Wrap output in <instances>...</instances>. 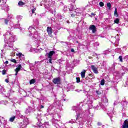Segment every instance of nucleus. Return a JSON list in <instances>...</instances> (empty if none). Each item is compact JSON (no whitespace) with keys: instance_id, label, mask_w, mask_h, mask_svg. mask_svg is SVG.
<instances>
[{"instance_id":"de8ad7c7","label":"nucleus","mask_w":128,"mask_h":128,"mask_svg":"<svg viewBox=\"0 0 128 128\" xmlns=\"http://www.w3.org/2000/svg\"><path fill=\"white\" fill-rule=\"evenodd\" d=\"M118 60H119L120 62H123L122 56H119Z\"/></svg>"},{"instance_id":"6e6552de","label":"nucleus","mask_w":128,"mask_h":128,"mask_svg":"<svg viewBox=\"0 0 128 128\" xmlns=\"http://www.w3.org/2000/svg\"><path fill=\"white\" fill-rule=\"evenodd\" d=\"M8 30H10V32H12V30H14V28H18L19 30H21V32H22V27L20 26V24H14V23L12 22H10L9 24V26H8Z\"/></svg>"},{"instance_id":"0e129e2a","label":"nucleus","mask_w":128,"mask_h":128,"mask_svg":"<svg viewBox=\"0 0 128 128\" xmlns=\"http://www.w3.org/2000/svg\"><path fill=\"white\" fill-rule=\"evenodd\" d=\"M96 92L97 94H102V92H100V90H96Z\"/></svg>"},{"instance_id":"37998d69","label":"nucleus","mask_w":128,"mask_h":128,"mask_svg":"<svg viewBox=\"0 0 128 128\" xmlns=\"http://www.w3.org/2000/svg\"><path fill=\"white\" fill-rule=\"evenodd\" d=\"M34 22L35 24H36V26H38V24H40V22H38V19H36V21H34Z\"/></svg>"},{"instance_id":"7ed1b4c3","label":"nucleus","mask_w":128,"mask_h":128,"mask_svg":"<svg viewBox=\"0 0 128 128\" xmlns=\"http://www.w3.org/2000/svg\"><path fill=\"white\" fill-rule=\"evenodd\" d=\"M37 117L36 118L38 120V122L36 124V125L38 126V128H48V122H45L44 124H42V122H40V120H42V112L37 110Z\"/></svg>"},{"instance_id":"e433bc0d","label":"nucleus","mask_w":128,"mask_h":128,"mask_svg":"<svg viewBox=\"0 0 128 128\" xmlns=\"http://www.w3.org/2000/svg\"><path fill=\"white\" fill-rule=\"evenodd\" d=\"M82 46H84V44H82L80 43H78L77 48H78V50H80V48H82Z\"/></svg>"},{"instance_id":"f03ea898","label":"nucleus","mask_w":128,"mask_h":128,"mask_svg":"<svg viewBox=\"0 0 128 128\" xmlns=\"http://www.w3.org/2000/svg\"><path fill=\"white\" fill-rule=\"evenodd\" d=\"M73 110H75L76 114V120H72L69 122H67V124H74V122H76V124H78L80 127L78 128H82V126H84V122L82 118H80V114H82V110L80 108V107L78 106H73L72 108Z\"/></svg>"},{"instance_id":"39448f33","label":"nucleus","mask_w":128,"mask_h":128,"mask_svg":"<svg viewBox=\"0 0 128 128\" xmlns=\"http://www.w3.org/2000/svg\"><path fill=\"white\" fill-rule=\"evenodd\" d=\"M4 42H6V40L8 41V40L10 42H14L16 40V37L14 33L10 32L9 31H7L4 35Z\"/></svg>"},{"instance_id":"393cba45","label":"nucleus","mask_w":128,"mask_h":128,"mask_svg":"<svg viewBox=\"0 0 128 128\" xmlns=\"http://www.w3.org/2000/svg\"><path fill=\"white\" fill-rule=\"evenodd\" d=\"M11 102H12V104H14V106L16 104H18V100L16 98H14L11 100Z\"/></svg>"},{"instance_id":"13d9d810","label":"nucleus","mask_w":128,"mask_h":128,"mask_svg":"<svg viewBox=\"0 0 128 128\" xmlns=\"http://www.w3.org/2000/svg\"><path fill=\"white\" fill-rule=\"evenodd\" d=\"M2 90H4V88L0 86V94H2Z\"/></svg>"},{"instance_id":"20e7f679","label":"nucleus","mask_w":128,"mask_h":128,"mask_svg":"<svg viewBox=\"0 0 128 128\" xmlns=\"http://www.w3.org/2000/svg\"><path fill=\"white\" fill-rule=\"evenodd\" d=\"M28 30H29L28 36H32V40H34L36 41L38 40V31L36 30V28L34 26H30Z\"/></svg>"},{"instance_id":"b1692460","label":"nucleus","mask_w":128,"mask_h":128,"mask_svg":"<svg viewBox=\"0 0 128 128\" xmlns=\"http://www.w3.org/2000/svg\"><path fill=\"white\" fill-rule=\"evenodd\" d=\"M30 52H42V48L36 49L31 48L30 50Z\"/></svg>"},{"instance_id":"6e6d98bb","label":"nucleus","mask_w":128,"mask_h":128,"mask_svg":"<svg viewBox=\"0 0 128 128\" xmlns=\"http://www.w3.org/2000/svg\"><path fill=\"white\" fill-rule=\"evenodd\" d=\"M100 46V43L98 42H95L94 43V46Z\"/></svg>"},{"instance_id":"58836bf2","label":"nucleus","mask_w":128,"mask_h":128,"mask_svg":"<svg viewBox=\"0 0 128 128\" xmlns=\"http://www.w3.org/2000/svg\"><path fill=\"white\" fill-rule=\"evenodd\" d=\"M116 52H118V54H120L122 52V50L120 48H117L115 50Z\"/></svg>"},{"instance_id":"69168bd1","label":"nucleus","mask_w":128,"mask_h":128,"mask_svg":"<svg viewBox=\"0 0 128 128\" xmlns=\"http://www.w3.org/2000/svg\"><path fill=\"white\" fill-rule=\"evenodd\" d=\"M4 120V117L0 116V124H2V120Z\"/></svg>"},{"instance_id":"4c0bfd02","label":"nucleus","mask_w":128,"mask_h":128,"mask_svg":"<svg viewBox=\"0 0 128 128\" xmlns=\"http://www.w3.org/2000/svg\"><path fill=\"white\" fill-rule=\"evenodd\" d=\"M35 82H36V79H34V78L32 79L30 81V84H34Z\"/></svg>"},{"instance_id":"bb28decb","label":"nucleus","mask_w":128,"mask_h":128,"mask_svg":"<svg viewBox=\"0 0 128 128\" xmlns=\"http://www.w3.org/2000/svg\"><path fill=\"white\" fill-rule=\"evenodd\" d=\"M2 22H4V24L8 26L10 22V20L8 18H2Z\"/></svg>"},{"instance_id":"72a5a7b5","label":"nucleus","mask_w":128,"mask_h":128,"mask_svg":"<svg viewBox=\"0 0 128 128\" xmlns=\"http://www.w3.org/2000/svg\"><path fill=\"white\" fill-rule=\"evenodd\" d=\"M74 12H76V14H82V11L80 10V8H77L76 9Z\"/></svg>"},{"instance_id":"2eb2a0df","label":"nucleus","mask_w":128,"mask_h":128,"mask_svg":"<svg viewBox=\"0 0 128 128\" xmlns=\"http://www.w3.org/2000/svg\"><path fill=\"white\" fill-rule=\"evenodd\" d=\"M90 30H92V34H95L96 32V27L94 25H90L89 27Z\"/></svg>"},{"instance_id":"5701e85b","label":"nucleus","mask_w":128,"mask_h":128,"mask_svg":"<svg viewBox=\"0 0 128 128\" xmlns=\"http://www.w3.org/2000/svg\"><path fill=\"white\" fill-rule=\"evenodd\" d=\"M76 11H71L70 12L69 14V16H71L72 18H74V16H76Z\"/></svg>"},{"instance_id":"f8f14e48","label":"nucleus","mask_w":128,"mask_h":128,"mask_svg":"<svg viewBox=\"0 0 128 128\" xmlns=\"http://www.w3.org/2000/svg\"><path fill=\"white\" fill-rule=\"evenodd\" d=\"M84 102L88 104V108H92V100L88 98H86L84 100Z\"/></svg>"},{"instance_id":"c756f323","label":"nucleus","mask_w":128,"mask_h":128,"mask_svg":"<svg viewBox=\"0 0 128 128\" xmlns=\"http://www.w3.org/2000/svg\"><path fill=\"white\" fill-rule=\"evenodd\" d=\"M16 18L18 20V22H20L22 20V16L18 15L16 16Z\"/></svg>"},{"instance_id":"774afa93","label":"nucleus","mask_w":128,"mask_h":128,"mask_svg":"<svg viewBox=\"0 0 128 128\" xmlns=\"http://www.w3.org/2000/svg\"><path fill=\"white\" fill-rule=\"evenodd\" d=\"M36 8H34L32 10V14H34V12H36Z\"/></svg>"},{"instance_id":"ea45409f","label":"nucleus","mask_w":128,"mask_h":128,"mask_svg":"<svg viewBox=\"0 0 128 128\" xmlns=\"http://www.w3.org/2000/svg\"><path fill=\"white\" fill-rule=\"evenodd\" d=\"M58 64H64V60H62V59L59 60L57 61Z\"/></svg>"},{"instance_id":"473e14b6","label":"nucleus","mask_w":128,"mask_h":128,"mask_svg":"<svg viewBox=\"0 0 128 128\" xmlns=\"http://www.w3.org/2000/svg\"><path fill=\"white\" fill-rule=\"evenodd\" d=\"M78 64H80V60H74L73 62V64H74V66H78Z\"/></svg>"},{"instance_id":"4468645a","label":"nucleus","mask_w":128,"mask_h":128,"mask_svg":"<svg viewBox=\"0 0 128 128\" xmlns=\"http://www.w3.org/2000/svg\"><path fill=\"white\" fill-rule=\"evenodd\" d=\"M52 82L54 84H62V78L60 77L54 78Z\"/></svg>"},{"instance_id":"3c124183","label":"nucleus","mask_w":128,"mask_h":128,"mask_svg":"<svg viewBox=\"0 0 128 128\" xmlns=\"http://www.w3.org/2000/svg\"><path fill=\"white\" fill-rule=\"evenodd\" d=\"M87 126H88L90 127L92 126V122L88 121L87 122Z\"/></svg>"},{"instance_id":"bf43d9fd","label":"nucleus","mask_w":128,"mask_h":128,"mask_svg":"<svg viewBox=\"0 0 128 128\" xmlns=\"http://www.w3.org/2000/svg\"><path fill=\"white\" fill-rule=\"evenodd\" d=\"M99 5L100 6L102 7L104 6V4L102 2H100L99 3Z\"/></svg>"},{"instance_id":"a19ab883","label":"nucleus","mask_w":128,"mask_h":128,"mask_svg":"<svg viewBox=\"0 0 128 128\" xmlns=\"http://www.w3.org/2000/svg\"><path fill=\"white\" fill-rule=\"evenodd\" d=\"M44 108V104H38V108L40 110L42 109V108Z\"/></svg>"},{"instance_id":"49530a36","label":"nucleus","mask_w":128,"mask_h":128,"mask_svg":"<svg viewBox=\"0 0 128 128\" xmlns=\"http://www.w3.org/2000/svg\"><path fill=\"white\" fill-rule=\"evenodd\" d=\"M124 60H125L126 62H128V55L124 56Z\"/></svg>"},{"instance_id":"a211bd4d","label":"nucleus","mask_w":128,"mask_h":128,"mask_svg":"<svg viewBox=\"0 0 128 128\" xmlns=\"http://www.w3.org/2000/svg\"><path fill=\"white\" fill-rule=\"evenodd\" d=\"M2 10H5V12H8L10 10V8H8V6L6 4H4V6H2Z\"/></svg>"},{"instance_id":"c9c22d12","label":"nucleus","mask_w":128,"mask_h":128,"mask_svg":"<svg viewBox=\"0 0 128 128\" xmlns=\"http://www.w3.org/2000/svg\"><path fill=\"white\" fill-rule=\"evenodd\" d=\"M114 16H116V18L118 16V8H115V10L114 12Z\"/></svg>"},{"instance_id":"ddd939ff","label":"nucleus","mask_w":128,"mask_h":128,"mask_svg":"<svg viewBox=\"0 0 128 128\" xmlns=\"http://www.w3.org/2000/svg\"><path fill=\"white\" fill-rule=\"evenodd\" d=\"M83 114H84V116H87V118H92V116H94V114L90 113V110L84 111Z\"/></svg>"},{"instance_id":"8fccbe9b","label":"nucleus","mask_w":128,"mask_h":128,"mask_svg":"<svg viewBox=\"0 0 128 128\" xmlns=\"http://www.w3.org/2000/svg\"><path fill=\"white\" fill-rule=\"evenodd\" d=\"M100 84L101 86H104V80L103 79V80H101Z\"/></svg>"},{"instance_id":"cd10ccee","label":"nucleus","mask_w":128,"mask_h":128,"mask_svg":"<svg viewBox=\"0 0 128 128\" xmlns=\"http://www.w3.org/2000/svg\"><path fill=\"white\" fill-rule=\"evenodd\" d=\"M47 32H48L49 36L52 34V29L50 27L47 28Z\"/></svg>"},{"instance_id":"9b49d317","label":"nucleus","mask_w":128,"mask_h":128,"mask_svg":"<svg viewBox=\"0 0 128 128\" xmlns=\"http://www.w3.org/2000/svg\"><path fill=\"white\" fill-rule=\"evenodd\" d=\"M5 44H4V48H5V50H10V48H12V46H14V43L12 42H8V41L6 40V42Z\"/></svg>"},{"instance_id":"aec40b11","label":"nucleus","mask_w":128,"mask_h":128,"mask_svg":"<svg viewBox=\"0 0 128 128\" xmlns=\"http://www.w3.org/2000/svg\"><path fill=\"white\" fill-rule=\"evenodd\" d=\"M21 68H22V65L19 64L18 66V68H16L14 70V71L16 72L15 76H18V72H20V70Z\"/></svg>"},{"instance_id":"052dcab7","label":"nucleus","mask_w":128,"mask_h":128,"mask_svg":"<svg viewBox=\"0 0 128 128\" xmlns=\"http://www.w3.org/2000/svg\"><path fill=\"white\" fill-rule=\"evenodd\" d=\"M6 70H2V74H3V76H4V74H6Z\"/></svg>"},{"instance_id":"c03bdc74","label":"nucleus","mask_w":128,"mask_h":128,"mask_svg":"<svg viewBox=\"0 0 128 128\" xmlns=\"http://www.w3.org/2000/svg\"><path fill=\"white\" fill-rule=\"evenodd\" d=\"M53 126H55V128H60V125H58V124L53 122Z\"/></svg>"},{"instance_id":"f257e3e1","label":"nucleus","mask_w":128,"mask_h":128,"mask_svg":"<svg viewBox=\"0 0 128 128\" xmlns=\"http://www.w3.org/2000/svg\"><path fill=\"white\" fill-rule=\"evenodd\" d=\"M62 104L60 100H54V102L50 105L47 109V112L53 118L52 122H54V118H60V110H62Z\"/></svg>"},{"instance_id":"0eeeda50","label":"nucleus","mask_w":128,"mask_h":128,"mask_svg":"<svg viewBox=\"0 0 128 128\" xmlns=\"http://www.w3.org/2000/svg\"><path fill=\"white\" fill-rule=\"evenodd\" d=\"M21 118H23V122H20L19 124V128H26V126L28 124V119L26 117H24L22 115L20 116Z\"/></svg>"},{"instance_id":"9d476101","label":"nucleus","mask_w":128,"mask_h":128,"mask_svg":"<svg viewBox=\"0 0 128 128\" xmlns=\"http://www.w3.org/2000/svg\"><path fill=\"white\" fill-rule=\"evenodd\" d=\"M52 0H42V4L40 6H44L47 10H48L50 6H52Z\"/></svg>"},{"instance_id":"dca6fc26","label":"nucleus","mask_w":128,"mask_h":128,"mask_svg":"<svg viewBox=\"0 0 128 128\" xmlns=\"http://www.w3.org/2000/svg\"><path fill=\"white\" fill-rule=\"evenodd\" d=\"M32 112H34V110H32V107L28 106L25 110V114H30Z\"/></svg>"},{"instance_id":"423d86ee","label":"nucleus","mask_w":128,"mask_h":128,"mask_svg":"<svg viewBox=\"0 0 128 128\" xmlns=\"http://www.w3.org/2000/svg\"><path fill=\"white\" fill-rule=\"evenodd\" d=\"M99 106H100V108H102V110H103L104 112L106 110L107 111L108 116H110L112 122V114H114V108H110L108 109H106V107H104V106L102 104V103H99Z\"/></svg>"},{"instance_id":"a18cd8bd","label":"nucleus","mask_w":128,"mask_h":128,"mask_svg":"<svg viewBox=\"0 0 128 128\" xmlns=\"http://www.w3.org/2000/svg\"><path fill=\"white\" fill-rule=\"evenodd\" d=\"M114 24H118L120 22V19L118 18H116L114 20Z\"/></svg>"},{"instance_id":"79ce46f5","label":"nucleus","mask_w":128,"mask_h":128,"mask_svg":"<svg viewBox=\"0 0 128 128\" xmlns=\"http://www.w3.org/2000/svg\"><path fill=\"white\" fill-rule=\"evenodd\" d=\"M2 104H8V102L7 100H2L0 102Z\"/></svg>"},{"instance_id":"f3484780","label":"nucleus","mask_w":128,"mask_h":128,"mask_svg":"<svg viewBox=\"0 0 128 128\" xmlns=\"http://www.w3.org/2000/svg\"><path fill=\"white\" fill-rule=\"evenodd\" d=\"M17 56H18L21 60H24V55L22 54L21 52H19L16 54Z\"/></svg>"},{"instance_id":"2f4dec72","label":"nucleus","mask_w":128,"mask_h":128,"mask_svg":"<svg viewBox=\"0 0 128 128\" xmlns=\"http://www.w3.org/2000/svg\"><path fill=\"white\" fill-rule=\"evenodd\" d=\"M81 77L82 78H84L85 76H86V70H83L82 72H81Z\"/></svg>"},{"instance_id":"f704fd0d","label":"nucleus","mask_w":128,"mask_h":128,"mask_svg":"<svg viewBox=\"0 0 128 128\" xmlns=\"http://www.w3.org/2000/svg\"><path fill=\"white\" fill-rule=\"evenodd\" d=\"M26 4L25 2H23L22 1H20L18 3V5L20 6H24Z\"/></svg>"},{"instance_id":"5fc2aeb1","label":"nucleus","mask_w":128,"mask_h":128,"mask_svg":"<svg viewBox=\"0 0 128 128\" xmlns=\"http://www.w3.org/2000/svg\"><path fill=\"white\" fill-rule=\"evenodd\" d=\"M107 6L109 10H110V8H112V4H110V3H107Z\"/></svg>"},{"instance_id":"c85d7f7f","label":"nucleus","mask_w":128,"mask_h":128,"mask_svg":"<svg viewBox=\"0 0 128 128\" xmlns=\"http://www.w3.org/2000/svg\"><path fill=\"white\" fill-rule=\"evenodd\" d=\"M102 102L106 104V102H108V98H106V97L104 96L102 98Z\"/></svg>"},{"instance_id":"4be33fe9","label":"nucleus","mask_w":128,"mask_h":128,"mask_svg":"<svg viewBox=\"0 0 128 128\" xmlns=\"http://www.w3.org/2000/svg\"><path fill=\"white\" fill-rule=\"evenodd\" d=\"M91 68L93 70L94 74H98V68L92 65L91 66Z\"/></svg>"},{"instance_id":"6ab92c4d","label":"nucleus","mask_w":128,"mask_h":128,"mask_svg":"<svg viewBox=\"0 0 128 128\" xmlns=\"http://www.w3.org/2000/svg\"><path fill=\"white\" fill-rule=\"evenodd\" d=\"M113 40H116L115 42H112V44H114L115 46H118V44H119L118 42L120 40V39L119 38L116 39V38L114 37Z\"/></svg>"},{"instance_id":"4d7b16f0","label":"nucleus","mask_w":128,"mask_h":128,"mask_svg":"<svg viewBox=\"0 0 128 128\" xmlns=\"http://www.w3.org/2000/svg\"><path fill=\"white\" fill-rule=\"evenodd\" d=\"M63 10H64V12H66V10H68V6H64L63 8Z\"/></svg>"},{"instance_id":"a878e982","label":"nucleus","mask_w":128,"mask_h":128,"mask_svg":"<svg viewBox=\"0 0 128 128\" xmlns=\"http://www.w3.org/2000/svg\"><path fill=\"white\" fill-rule=\"evenodd\" d=\"M57 18L58 20H60V22H62V18H64V16L63 15L62 16V14L60 13H58L57 14Z\"/></svg>"},{"instance_id":"7c9ffc66","label":"nucleus","mask_w":128,"mask_h":128,"mask_svg":"<svg viewBox=\"0 0 128 128\" xmlns=\"http://www.w3.org/2000/svg\"><path fill=\"white\" fill-rule=\"evenodd\" d=\"M74 10H76V8H74V6L71 4L69 8L70 12H73Z\"/></svg>"},{"instance_id":"603ef678","label":"nucleus","mask_w":128,"mask_h":128,"mask_svg":"<svg viewBox=\"0 0 128 128\" xmlns=\"http://www.w3.org/2000/svg\"><path fill=\"white\" fill-rule=\"evenodd\" d=\"M78 37L79 40H82V34H78Z\"/></svg>"},{"instance_id":"1a4fd4ad","label":"nucleus","mask_w":128,"mask_h":128,"mask_svg":"<svg viewBox=\"0 0 128 128\" xmlns=\"http://www.w3.org/2000/svg\"><path fill=\"white\" fill-rule=\"evenodd\" d=\"M56 54L54 51H50L49 53H46V56H47L46 60L48 64H52V56Z\"/></svg>"},{"instance_id":"09e8293b","label":"nucleus","mask_w":128,"mask_h":128,"mask_svg":"<svg viewBox=\"0 0 128 128\" xmlns=\"http://www.w3.org/2000/svg\"><path fill=\"white\" fill-rule=\"evenodd\" d=\"M76 82H77L78 84V82H80V78L79 77H76Z\"/></svg>"},{"instance_id":"e2e57ef3","label":"nucleus","mask_w":128,"mask_h":128,"mask_svg":"<svg viewBox=\"0 0 128 128\" xmlns=\"http://www.w3.org/2000/svg\"><path fill=\"white\" fill-rule=\"evenodd\" d=\"M11 62H14V64H16V59L11 60Z\"/></svg>"},{"instance_id":"338daca9","label":"nucleus","mask_w":128,"mask_h":128,"mask_svg":"<svg viewBox=\"0 0 128 128\" xmlns=\"http://www.w3.org/2000/svg\"><path fill=\"white\" fill-rule=\"evenodd\" d=\"M10 84H11L12 86H14V81H12V82H10Z\"/></svg>"},{"instance_id":"680f3d73","label":"nucleus","mask_w":128,"mask_h":128,"mask_svg":"<svg viewBox=\"0 0 128 128\" xmlns=\"http://www.w3.org/2000/svg\"><path fill=\"white\" fill-rule=\"evenodd\" d=\"M116 32H120V30H122V29L120 28H116Z\"/></svg>"},{"instance_id":"412c9836","label":"nucleus","mask_w":128,"mask_h":128,"mask_svg":"<svg viewBox=\"0 0 128 128\" xmlns=\"http://www.w3.org/2000/svg\"><path fill=\"white\" fill-rule=\"evenodd\" d=\"M122 128H128V120H126L124 121L122 125Z\"/></svg>"},{"instance_id":"864d4df0","label":"nucleus","mask_w":128,"mask_h":128,"mask_svg":"<svg viewBox=\"0 0 128 128\" xmlns=\"http://www.w3.org/2000/svg\"><path fill=\"white\" fill-rule=\"evenodd\" d=\"M16 118V116H13L10 118V122H14V119Z\"/></svg>"}]
</instances>
